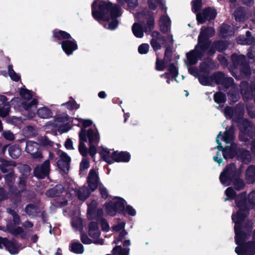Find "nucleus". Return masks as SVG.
I'll use <instances>...</instances> for the list:
<instances>
[{"label":"nucleus","instance_id":"obj_1","mask_svg":"<svg viewBox=\"0 0 255 255\" xmlns=\"http://www.w3.org/2000/svg\"><path fill=\"white\" fill-rule=\"evenodd\" d=\"M249 203L247 205L245 196L242 195L236 199V203L239 211L232 215V220L235 223V241L238 247L235 249L239 255H254L255 254V231L253 235V241L244 243L247 239V235L241 231V225L244 219L249 214V210L255 208V191L249 195Z\"/></svg>","mask_w":255,"mask_h":255},{"label":"nucleus","instance_id":"obj_2","mask_svg":"<svg viewBox=\"0 0 255 255\" xmlns=\"http://www.w3.org/2000/svg\"><path fill=\"white\" fill-rule=\"evenodd\" d=\"M119 6L113 5L109 1L100 0H95L92 5V15L98 20L106 22L104 27L110 30L116 29L118 25L117 18L121 15Z\"/></svg>","mask_w":255,"mask_h":255},{"label":"nucleus","instance_id":"obj_3","mask_svg":"<svg viewBox=\"0 0 255 255\" xmlns=\"http://www.w3.org/2000/svg\"><path fill=\"white\" fill-rule=\"evenodd\" d=\"M240 173V171L236 170L235 164H231L228 166L225 170L221 173L220 181L223 184L228 186L231 184V181L234 180L235 187L237 190H242L245 186L243 180L239 178H236Z\"/></svg>","mask_w":255,"mask_h":255},{"label":"nucleus","instance_id":"obj_4","mask_svg":"<svg viewBox=\"0 0 255 255\" xmlns=\"http://www.w3.org/2000/svg\"><path fill=\"white\" fill-rule=\"evenodd\" d=\"M54 37L59 40L65 39L61 43V47L65 53L70 55L78 48V45L76 41L72 39L70 34L62 30H55L53 31Z\"/></svg>","mask_w":255,"mask_h":255},{"label":"nucleus","instance_id":"obj_5","mask_svg":"<svg viewBox=\"0 0 255 255\" xmlns=\"http://www.w3.org/2000/svg\"><path fill=\"white\" fill-rule=\"evenodd\" d=\"M222 151L223 155L226 159L232 158L236 154L238 159L246 164L249 163L251 159L249 150L244 148H239L236 151V146L234 144H232L230 147H226Z\"/></svg>","mask_w":255,"mask_h":255},{"label":"nucleus","instance_id":"obj_6","mask_svg":"<svg viewBox=\"0 0 255 255\" xmlns=\"http://www.w3.org/2000/svg\"><path fill=\"white\" fill-rule=\"evenodd\" d=\"M240 123L239 138L241 141H247L255 136V127L253 123L246 119L241 120Z\"/></svg>","mask_w":255,"mask_h":255},{"label":"nucleus","instance_id":"obj_7","mask_svg":"<svg viewBox=\"0 0 255 255\" xmlns=\"http://www.w3.org/2000/svg\"><path fill=\"white\" fill-rule=\"evenodd\" d=\"M19 94L20 96L26 100L25 102L21 103L22 107L30 112L29 116L32 117L36 109L37 100L34 98L30 102H29L32 96L31 92L27 89H21L19 91Z\"/></svg>","mask_w":255,"mask_h":255},{"label":"nucleus","instance_id":"obj_8","mask_svg":"<svg viewBox=\"0 0 255 255\" xmlns=\"http://www.w3.org/2000/svg\"><path fill=\"white\" fill-rule=\"evenodd\" d=\"M49 126L56 127L60 133L66 132L70 129L67 115L57 116L55 118L54 123L49 122L47 123V126Z\"/></svg>","mask_w":255,"mask_h":255},{"label":"nucleus","instance_id":"obj_9","mask_svg":"<svg viewBox=\"0 0 255 255\" xmlns=\"http://www.w3.org/2000/svg\"><path fill=\"white\" fill-rule=\"evenodd\" d=\"M215 34V30L212 27L201 29L200 34L198 37V45L201 47L202 50H207L209 48L211 43L208 39Z\"/></svg>","mask_w":255,"mask_h":255},{"label":"nucleus","instance_id":"obj_10","mask_svg":"<svg viewBox=\"0 0 255 255\" xmlns=\"http://www.w3.org/2000/svg\"><path fill=\"white\" fill-rule=\"evenodd\" d=\"M126 201L119 197H115L106 205V211L111 216H114L117 212L124 209Z\"/></svg>","mask_w":255,"mask_h":255},{"label":"nucleus","instance_id":"obj_11","mask_svg":"<svg viewBox=\"0 0 255 255\" xmlns=\"http://www.w3.org/2000/svg\"><path fill=\"white\" fill-rule=\"evenodd\" d=\"M232 59L234 64L236 67L240 65L241 74L242 77H247L251 74V70L248 65L246 62L245 56L233 54L232 55Z\"/></svg>","mask_w":255,"mask_h":255},{"label":"nucleus","instance_id":"obj_12","mask_svg":"<svg viewBox=\"0 0 255 255\" xmlns=\"http://www.w3.org/2000/svg\"><path fill=\"white\" fill-rule=\"evenodd\" d=\"M87 137L90 144L89 153L93 157L96 153V145L99 141V134L96 129H89L87 131Z\"/></svg>","mask_w":255,"mask_h":255},{"label":"nucleus","instance_id":"obj_13","mask_svg":"<svg viewBox=\"0 0 255 255\" xmlns=\"http://www.w3.org/2000/svg\"><path fill=\"white\" fill-rule=\"evenodd\" d=\"M206 50H202L201 47L198 45L196 46L194 50L187 53L186 64L188 65L195 64L198 60L201 58Z\"/></svg>","mask_w":255,"mask_h":255},{"label":"nucleus","instance_id":"obj_14","mask_svg":"<svg viewBox=\"0 0 255 255\" xmlns=\"http://www.w3.org/2000/svg\"><path fill=\"white\" fill-rule=\"evenodd\" d=\"M57 154L59 159L57 162L58 167L63 171L66 172L68 171L71 158L67 154L60 150L57 151Z\"/></svg>","mask_w":255,"mask_h":255},{"label":"nucleus","instance_id":"obj_15","mask_svg":"<svg viewBox=\"0 0 255 255\" xmlns=\"http://www.w3.org/2000/svg\"><path fill=\"white\" fill-rule=\"evenodd\" d=\"M5 247L11 254H15L21 248L19 244L15 241H8L6 238L0 237V249Z\"/></svg>","mask_w":255,"mask_h":255},{"label":"nucleus","instance_id":"obj_16","mask_svg":"<svg viewBox=\"0 0 255 255\" xmlns=\"http://www.w3.org/2000/svg\"><path fill=\"white\" fill-rule=\"evenodd\" d=\"M38 149L39 145L36 142L30 140L26 142L25 151L29 153L33 158L40 160L42 159L43 156Z\"/></svg>","mask_w":255,"mask_h":255},{"label":"nucleus","instance_id":"obj_17","mask_svg":"<svg viewBox=\"0 0 255 255\" xmlns=\"http://www.w3.org/2000/svg\"><path fill=\"white\" fill-rule=\"evenodd\" d=\"M217 15L216 10L213 8H207L202 12L198 13L196 15V18L200 23H203L206 20H210L214 19Z\"/></svg>","mask_w":255,"mask_h":255},{"label":"nucleus","instance_id":"obj_18","mask_svg":"<svg viewBox=\"0 0 255 255\" xmlns=\"http://www.w3.org/2000/svg\"><path fill=\"white\" fill-rule=\"evenodd\" d=\"M49 170L50 162L46 160L42 164L35 167L34 174L38 178H44L49 174Z\"/></svg>","mask_w":255,"mask_h":255},{"label":"nucleus","instance_id":"obj_19","mask_svg":"<svg viewBox=\"0 0 255 255\" xmlns=\"http://www.w3.org/2000/svg\"><path fill=\"white\" fill-rule=\"evenodd\" d=\"M89 235L93 239V243L96 244H103V241L98 239L100 236V231L97 224L95 222H91L89 227Z\"/></svg>","mask_w":255,"mask_h":255},{"label":"nucleus","instance_id":"obj_20","mask_svg":"<svg viewBox=\"0 0 255 255\" xmlns=\"http://www.w3.org/2000/svg\"><path fill=\"white\" fill-rule=\"evenodd\" d=\"M234 128L233 127H231L230 128L225 132L224 136H222L221 132H220L219 134L217 135L216 138V142L218 144L217 148L219 150L222 149V146L221 143L219 140L220 138L223 139L227 144L230 143L232 142L234 138Z\"/></svg>","mask_w":255,"mask_h":255},{"label":"nucleus","instance_id":"obj_21","mask_svg":"<svg viewBox=\"0 0 255 255\" xmlns=\"http://www.w3.org/2000/svg\"><path fill=\"white\" fill-rule=\"evenodd\" d=\"M244 108L242 105H238L235 109L230 107H227L225 109L224 114L227 118H233L235 119L236 115L241 117L244 113Z\"/></svg>","mask_w":255,"mask_h":255},{"label":"nucleus","instance_id":"obj_22","mask_svg":"<svg viewBox=\"0 0 255 255\" xmlns=\"http://www.w3.org/2000/svg\"><path fill=\"white\" fill-rule=\"evenodd\" d=\"M99 176L97 172L94 169L90 170L87 182L91 191L95 190L98 187Z\"/></svg>","mask_w":255,"mask_h":255},{"label":"nucleus","instance_id":"obj_23","mask_svg":"<svg viewBox=\"0 0 255 255\" xmlns=\"http://www.w3.org/2000/svg\"><path fill=\"white\" fill-rule=\"evenodd\" d=\"M152 39L150 41V44L154 50L156 51L161 48V44L163 43L165 40L158 31H154L152 34Z\"/></svg>","mask_w":255,"mask_h":255},{"label":"nucleus","instance_id":"obj_24","mask_svg":"<svg viewBox=\"0 0 255 255\" xmlns=\"http://www.w3.org/2000/svg\"><path fill=\"white\" fill-rule=\"evenodd\" d=\"M79 134L80 138L79 150L83 156H86L87 154V149L85 143L87 141V138L84 128L81 129Z\"/></svg>","mask_w":255,"mask_h":255},{"label":"nucleus","instance_id":"obj_25","mask_svg":"<svg viewBox=\"0 0 255 255\" xmlns=\"http://www.w3.org/2000/svg\"><path fill=\"white\" fill-rule=\"evenodd\" d=\"M115 152L116 151H114L113 149H110L106 147H102L100 153L101 157L105 161L109 163H111L113 162Z\"/></svg>","mask_w":255,"mask_h":255},{"label":"nucleus","instance_id":"obj_26","mask_svg":"<svg viewBox=\"0 0 255 255\" xmlns=\"http://www.w3.org/2000/svg\"><path fill=\"white\" fill-rule=\"evenodd\" d=\"M72 193H67V196L68 198H69L70 196L73 194V192L77 195L78 198L82 201L85 200L86 198L88 197L90 194V192L86 187H83L80 189H79L77 191L74 190L71 191Z\"/></svg>","mask_w":255,"mask_h":255},{"label":"nucleus","instance_id":"obj_27","mask_svg":"<svg viewBox=\"0 0 255 255\" xmlns=\"http://www.w3.org/2000/svg\"><path fill=\"white\" fill-rule=\"evenodd\" d=\"M171 21L169 17L165 15L161 16L159 20V26L161 31L168 32L170 29Z\"/></svg>","mask_w":255,"mask_h":255},{"label":"nucleus","instance_id":"obj_28","mask_svg":"<svg viewBox=\"0 0 255 255\" xmlns=\"http://www.w3.org/2000/svg\"><path fill=\"white\" fill-rule=\"evenodd\" d=\"M129 159L130 155L128 153L116 151L113 162H128L129 161Z\"/></svg>","mask_w":255,"mask_h":255},{"label":"nucleus","instance_id":"obj_29","mask_svg":"<svg viewBox=\"0 0 255 255\" xmlns=\"http://www.w3.org/2000/svg\"><path fill=\"white\" fill-rule=\"evenodd\" d=\"M64 188L62 185H57L54 188H52L46 192V195L49 197L58 196L63 191Z\"/></svg>","mask_w":255,"mask_h":255},{"label":"nucleus","instance_id":"obj_30","mask_svg":"<svg viewBox=\"0 0 255 255\" xmlns=\"http://www.w3.org/2000/svg\"><path fill=\"white\" fill-rule=\"evenodd\" d=\"M14 162L8 161L3 159H0V169L3 173H6L10 170L11 166H15Z\"/></svg>","mask_w":255,"mask_h":255},{"label":"nucleus","instance_id":"obj_31","mask_svg":"<svg viewBox=\"0 0 255 255\" xmlns=\"http://www.w3.org/2000/svg\"><path fill=\"white\" fill-rule=\"evenodd\" d=\"M246 179L249 183H253L255 181V167L250 166L246 171Z\"/></svg>","mask_w":255,"mask_h":255},{"label":"nucleus","instance_id":"obj_32","mask_svg":"<svg viewBox=\"0 0 255 255\" xmlns=\"http://www.w3.org/2000/svg\"><path fill=\"white\" fill-rule=\"evenodd\" d=\"M38 116L42 119H47L52 117L51 111L46 107L39 108L37 110Z\"/></svg>","mask_w":255,"mask_h":255},{"label":"nucleus","instance_id":"obj_33","mask_svg":"<svg viewBox=\"0 0 255 255\" xmlns=\"http://www.w3.org/2000/svg\"><path fill=\"white\" fill-rule=\"evenodd\" d=\"M132 31L134 35L137 38H141L143 36V31L140 24L138 23L133 24L132 27Z\"/></svg>","mask_w":255,"mask_h":255},{"label":"nucleus","instance_id":"obj_34","mask_svg":"<svg viewBox=\"0 0 255 255\" xmlns=\"http://www.w3.org/2000/svg\"><path fill=\"white\" fill-rule=\"evenodd\" d=\"M9 155L13 158H18L21 154V150L17 145H11L8 148Z\"/></svg>","mask_w":255,"mask_h":255},{"label":"nucleus","instance_id":"obj_35","mask_svg":"<svg viewBox=\"0 0 255 255\" xmlns=\"http://www.w3.org/2000/svg\"><path fill=\"white\" fill-rule=\"evenodd\" d=\"M145 15L146 17H148V20L147 21V27L145 30V32L148 33V32H150L151 30V29L154 28V18L152 15H151V13L150 12H148L147 14H145Z\"/></svg>","mask_w":255,"mask_h":255},{"label":"nucleus","instance_id":"obj_36","mask_svg":"<svg viewBox=\"0 0 255 255\" xmlns=\"http://www.w3.org/2000/svg\"><path fill=\"white\" fill-rule=\"evenodd\" d=\"M231 27L230 25L227 24H223L220 28V33L222 36L227 37L233 35V32L230 31Z\"/></svg>","mask_w":255,"mask_h":255},{"label":"nucleus","instance_id":"obj_37","mask_svg":"<svg viewBox=\"0 0 255 255\" xmlns=\"http://www.w3.org/2000/svg\"><path fill=\"white\" fill-rule=\"evenodd\" d=\"M113 252L116 255H128L129 249L125 248L123 249L121 246H117L113 249Z\"/></svg>","mask_w":255,"mask_h":255},{"label":"nucleus","instance_id":"obj_38","mask_svg":"<svg viewBox=\"0 0 255 255\" xmlns=\"http://www.w3.org/2000/svg\"><path fill=\"white\" fill-rule=\"evenodd\" d=\"M73 124L75 125L79 126V124L81 123L84 128L90 126L92 125V122L89 120H83L82 119L76 118L72 121Z\"/></svg>","mask_w":255,"mask_h":255},{"label":"nucleus","instance_id":"obj_39","mask_svg":"<svg viewBox=\"0 0 255 255\" xmlns=\"http://www.w3.org/2000/svg\"><path fill=\"white\" fill-rule=\"evenodd\" d=\"M71 251L75 254H82L84 252V248L79 243H73L71 246Z\"/></svg>","mask_w":255,"mask_h":255},{"label":"nucleus","instance_id":"obj_40","mask_svg":"<svg viewBox=\"0 0 255 255\" xmlns=\"http://www.w3.org/2000/svg\"><path fill=\"white\" fill-rule=\"evenodd\" d=\"M149 7L154 10L157 6H159L161 9L164 8V5L161 0H148Z\"/></svg>","mask_w":255,"mask_h":255},{"label":"nucleus","instance_id":"obj_41","mask_svg":"<svg viewBox=\"0 0 255 255\" xmlns=\"http://www.w3.org/2000/svg\"><path fill=\"white\" fill-rule=\"evenodd\" d=\"M198 79L200 83L203 85L205 86H207L211 84L213 80L211 77L206 75H200Z\"/></svg>","mask_w":255,"mask_h":255},{"label":"nucleus","instance_id":"obj_42","mask_svg":"<svg viewBox=\"0 0 255 255\" xmlns=\"http://www.w3.org/2000/svg\"><path fill=\"white\" fill-rule=\"evenodd\" d=\"M23 133L25 136L30 137L34 136L36 133L34 128L31 126H27L23 130Z\"/></svg>","mask_w":255,"mask_h":255},{"label":"nucleus","instance_id":"obj_43","mask_svg":"<svg viewBox=\"0 0 255 255\" xmlns=\"http://www.w3.org/2000/svg\"><path fill=\"white\" fill-rule=\"evenodd\" d=\"M39 144L47 147L53 145V142L49 140L46 137H41L38 140Z\"/></svg>","mask_w":255,"mask_h":255},{"label":"nucleus","instance_id":"obj_44","mask_svg":"<svg viewBox=\"0 0 255 255\" xmlns=\"http://www.w3.org/2000/svg\"><path fill=\"white\" fill-rule=\"evenodd\" d=\"M213 46H214V47L218 51H222L225 50L227 48V45L224 41H219L215 43Z\"/></svg>","mask_w":255,"mask_h":255},{"label":"nucleus","instance_id":"obj_45","mask_svg":"<svg viewBox=\"0 0 255 255\" xmlns=\"http://www.w3.org/2000/svg\"><path fill=\"white\" fill-rule=\"evenodd\" d=\"M214 100L216 103L219 104L226 101L225 95L222 93H217L214 95Z\"/></svg>","mask_w":255,"mask_h":255},{"label":"nucleus","instance_id":"obj_46","mask_svg":"<svg viewBox=\"0 0 255 255\" xmlns=\"http://www.w3.org/2000/svg\"><path fill=\"white\" fill-rule=\"evenodd\" d=\"M8 74L10 78L15 81H18L20 79V76L15 73L12 69V66L9 65L8 67Z\"/></svg>","mask_w":255,"mask_h":255},{"label":"nucleus","instance_id":"obj_47","mask_svg":"<svg viewBox=\"0 0 255 255\" xmlns=\"http://www.w3.org/2000/svg\"><path fill=\"white\" fill-rule=\"evenodd\" d=\"M72 225L73 228L76 230L82 229V220L80 218H73L72 221Z\"/></svg>","mask_w":255,"mask_h":255},{"label":"nucleus","instance_id":"obj_48","mask_svg":"<svg viewBox=\"0 0 255 255\" xmlns=\"http://www.w3.org/2000/svg\"><path fill=\"white\" fill-rule=\"evenodd\" d=\"M202 6V0H193L192 1V10L194 12L198 11Z\"/></svg>","mask_w":255,"mask_h":255},{"label":"nucleus","instance_id":"obj_49","mask_svg":"<svg viewBox=\"0 0 255 255\" xmlns=\"http://www.w3.org/2000/svg\"><path fill=\"white\" fill-rule=\"evenodd\" d=\"M9 109L10 107L8 104L0 108V116L2 118L6 117L9 113Z\"/></svg>","mask_w":255,"mask_h":255},{"label":"nucleus","instance_id":"obj_50","mask_svg":"<svg viewBox=\"0 0 255 255\" xmlns=\"http://www.w3.org/2000/svg\"><path fill=\"white\" fill-rule=\"evenodd\" d=\"M225 194L227 196V198L225 199V201H227L230 199H233L234 198L236 193L234 191V190L231 187L228 188L226 191Z\"/></svg>","mask_w":255,"mask_h":255},{"label":"nucleus","instance_id":"obj_51","mask_svg":"<svg viewBox=\"0 0 255 255\" xmlns=\"http://www.w3.org/2000/svg\"><path fill=\"white\" fill-rule=\"evenodd\" d=\"M63 105H66L67 108L69 110L78 109L80 107L79 105L77 104L74 100Z\"/></svg>","mask_w":255,"mask_h":255},{"label":"nucleus","instance_id":"obj_52","mask_svg":"<svg viewBox=\"0 0 255 255\" xmlns=\"http://www.w3.org/2000/svg\"><path fill=\"white\" fill-rule=\"evenodd\" d=\"M149 46L147 44H142L138 47V52L140 54H146L149 50Z\"/></svg>","mask_w":255,"mask_h":255},{"label":"nucleus","instance_id":"obj_53","mask_svg":"<svg viewBox=\"0 0 255 255\" xmlns=\"http://www.w3.org/2000/svg\"><path fill=\"white\" fill-rule=\"evenodd\" d=\"M9 232L14 235H18L23 232V229L20 227L15 228H9Z\"/></svg>","mask_w":255,"mask_h":255},{"label":"nucleus","instance_id":"obj_54","mask_svg":"<svg viewBox=\"0 0 255 255\" xmlns=\"http://www.w3.org/2000/svg\"><path fill=\"white\" fill-rule=\"evenodd\" d=\"M99 190L104 198H107L108 196V192L107 189L102 184H100L99 186Z\"/></svg>","mask_w":255,"mask_h":255},{"label":"nucleus","instance_id":"obj_55","mask_svg":"<svg viewBox=\"0 0 255 255\" xmlns=\"http://www.w3.org/2000/svg\"><path fill=\"white\" fill-rule=\"evenodd\" d=\"M7 212L12 216L14 223L15 224H18L20 222L19 217L16 214V213L10 209H7Z\"/></svg>","mask_w":255,"mask_h":255},{"label":"nucleus","instance_id":"obj_56","mask_svg":"<svg viewBox=\"0 0 255 255\" xmlns=\"http://www.w3.org/2000/svg\"><path fill=\"white\" fill-rule=\"evenodd\" d=\"M168 69L170 71L172 77L176 78L178 75V70L176 67L173 65H170Z\"/></svg>","mask_w":255,"mask_h":255},{"label":"nucleus","instance_id":"obj_57","mask_svg":"<svg viewBox=\"0 0 255 255\" xmlns=\"http://www.w3.org/2000/svg\"><path fill=\"white\" fill-rule=\"evenodd\" d=\"M2 134L4 137L7 140H12L14 138L13 134L9 130L3 131Z\"/></svg>","mask_w":255,"mask_h":255},{"label":"nucleus","instance_id":"obj_58","mask_svg":"<svg viewBox=\"0 0 255 255\" xmlns=\"http://www.w3.org/2000/svg\"><path fill=\"white\" fill-rule=\"evenodd\" d=\"M89 161L87 159H83L80 164V170H84L87 169L89 167Z\"/></svg>","mask_w":255,"mask_h":255},{"label":"nucleus","instance_id":"obj_59","mask_svg":"<svg viewBox=\"0 0 255 255\" xmlns=\"http://www.w3.org/2000/svg\"><path fill=\"white\" fill-rule=\"evenodd\" d=\"M25 211L29 215H33L36 212V209L34 206L29 205L26 207Z\"/></svg>","mask_w":255,"mask_h":255},{"label":"nucleus","instance_id":"obj_60","mask_svg":"<svg viewBox=\"0 0 255 255\" xmlns=\"http://www.w3.org/2000/svg\"><path fill=\"white\" fill-rule=\"evenodd\" d=\"M14 174L12 172L7 174L5 177V179L8 184L12 183L14 180Z\"/></svg>","mask_w":255,"mask_h":255},{"label":"nucleus","instance_id":"obj_61","mask_svg":"<svg viewBox=\"0 0 255 255\" xmlns=\"http://www.w3.org/2000/svg\"><path fill=\"white\" fill-rule=\"evenodd\" d=\"M81 240L82 243L85 244H90L92 243V240L86 234H81Z\"/></svg>","mask_w":255,"mask_h":255},{"label":"nucleus","instance_id":"obj_62","mask_svg":"<svg viewBox=\"0 0 255 255\" xmlns=\"http://www.w3.org/2000/svg\"><path fill=\"white\" fill-rule=\"evenodd\" d=\"M248 87V84L245 82H242L241 84V92L243 95L244 98L246 97V95L248 94L247 90L246 89Z\"/></svg>","mask_w":255,"mask_h":255},{"label":"nucleus","instance_id":"obj_63","mask_svg":"<svg viewBox=\"0 0 255 255\" xmlns=\"http://www.w3.org/2000/svg\"><path fill=\"white\" fill-rule=\"evenodd\" d=\"M165 67V63L162 61L159 60L158 59L156 61V68L157 70L162 71Z\"/></svg>","mask_w":255,"mask_h":255},{"label":"nucleus","instance_id":"obj_64","mask_svg":"<svg viewBox=\"0 0 255 255\" xmlns=\"http://www.w3.org/2000/svg\"><path fill=\"white\" fill-rule=\"evenodd\" d=\"M125 210L126 212L130 215L134 216L136 214V211L135 209L130 206H127L125 209Z\"/></svg>","mask_w":255,"mask_h":255}]
</instances>
